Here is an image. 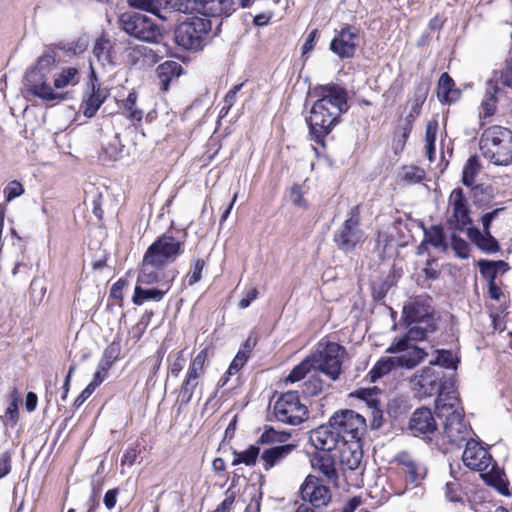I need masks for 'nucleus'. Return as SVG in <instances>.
Instances as JSON below:
<instances>
[{
    "label": "nucleus",
    "mask_w": 512,
    "mask_h": 512,
    "mask_svg": "<svg viewBox=\"0 0 512 512\" xmlns=\"http://www.w3.org/2000/svg\"><path fill=\"white\" fill-rule=\"evenodd\" d=\"M362 504L360 496H354L349 499L342 507L333 509L331 512H355V510Z\"/></svg>",
    "instance_id": "nucleus-61"
},
{
    "label": "nucleus",
    "mask_w": 512,
    "mask_h": 512,
    "mask_svg": "<svg viewBox=\"0 0 512 512\" xmlns=\"http://www.w3.org/2000/svg\"><path fill=\"white\" fill-rule=\"evenodd\" d=\"M482 155L495 165L506 166L512 161V132L494 125L482 132L480 142Z\"/></svg>",
    "instance_id": "nucleus-6"
},
{
    "label": "nucleus",
    "mask_w": 512,
    "mask_h": 512,
    "mask_svg": "<svg viewBox=\"0 0 512 512\" xmlns=\"http://www.w3.org/2000/svg\"><path fill=\"white\" fill-rule=\"evenodd\" d=\"M458 363L459 358L452 351L443 349L437 351V357L435 361L430 363V365L432 367H441L444 371L445 369L449 370L446 373L452 374V377L454 378Z\"/></svg>",
    "instance_id": "nucleus-38"
},
{
    "label": "nucleus",
    "mask_w": 512,
    "mask_h": 512,
    "mask_svg": "<svg viewBox=\"0 0 512 512\" xmlns=\"http://www.w3.org/2000/svg\"><path fill=\"white\" fill-rule=\"evenodd\" d=\"M451 248L457 257L461 259L469 257L470 247L468 242L455 234L451 236Z\"/></svg>",
    "instance_id": "nucleus-53"
},
{
    "label": "nucleus",
    "mask_w": 512,
    "mask_h": 512,
    "mask_svg": "<svg viewBox=\"0 0 512 512\" xmlns=\"http://www.w3.org/2000/svg\"><path fill=\"white\" fill-rule=\"evenodd\" d=\"M356 397L364 400L367 405L372 409L373 414V426L379 427L380 423L376 424L377 418H381L382 410L380 409V401L377 399V393L375 389H359L355 393Z\"/></svg>",
    "instance_id": "nucleus-39"
},
{
    "label": "nucleus",
    "mask_w": 512,
    "mask_h": 512,
    "mask_svg": "<svg viewBox=\"0 0 512 512\" xmlns=\"http://www.w3.org/2000/svg\"><path fill=\"white\" fill-rule=\"evenodd\" d=\"M467 236L477 248L487 254L496 253L500 249L498 241L491 235L490 230L481 232L477 227H469Z\"/></svg>",
    "instance_id": "nucleus-27"
},
{
    "label": "nucleus",
    "mask_w": 512,
    "mask_h": 512,
    "mask_svg": "<svg viewBox=\"0 0 512 512\" xmlns=\"http://www.w3.org/2000/svg\"><path fill=\"white\" fill-rule=\"evenodd\" d=\"M499 87L492 80L487 82L485 97L481 103L480 118H487L494 115L497 106V93Z\"/></svg>",
    "instance_id": "nucleus-36"
},
{
    "label": "nucleus",
    "mask_w": 512,
    "mask_h": 512,
    "mask_svg": "<svg viewBox=\"0 0 512 512\" xmlns=\"http://www.w3.org/2000/svg\"><path fill=\"white\" fill-rule=\"evenodd\" d=\"M409 430L415 437L430 440L437 431V423L431 409L421 407L416 409L409 420Z\"/></svg>",
    "instance_id": "nucleus-21"
},
{
    "label": "nucleus",
    "mask_w": 512,
    "mask_h": 512,
    "mask_svg": "<svg viewBox=\"0 0 512 512\" xmlns=\"http://www.w3.org/2000/svg\"><path fill=\"white\" fill-rule=\"evenodd\" d=\"M500 81L503 85L512 88V58L507 61L505 69L501 72Z\"/></svg>",
    "instance_id": "nucleus-64"
},
{
    "label": "nucleus",
    "mask_w": 512,
    "mask_h": 512,
    "mask_svg": "<svg viewBox=\"0 0 512 512\" xmlns=\"http://www.w3.org/2000/svg\"><path fill=\"white\" fill-rule=\"evenodd\" d=\"M394 463L398 466L406 485L418 487L426 477V467L406 451L397 453L394 456Z\"/></svg>",
    "instance_id": "nucleus-19"
},
{
    "label": "nucleus",
    "mask_w": 512,
    "mask_h": 512,
    "mask_svg": "<svg viewBox=\"0 0 512 512\" xmlns=\"http://www.w3.org/2000/svg\"><path fill=\"white\" fill-rule=\"evenodd\" d=\"M259 453L260 448L257 445H251L248 449L242 452L234 451V459L232 461V465L236 466L243 463L247 466H253L257 461Z\"/></svg>",
    "instance_id": "nucleus-44"
},
{
    "label": "nucleus",
    "mask_w": 512,
    "mask_h": 512,
    "mask_svg": "<svg viewBox=\"0 0 512 512\" xmlns=\"http://www.w3.org/2000/svg\"><path fill=\"white\" fill-rule=\"evenodd\" d=\"M481 163L477 156H471L466 161L462 171V183L466 187H471L473 192V199L476 205L480 204L478 195L484 192L482 185H474L475 178L480 173Z\"/></svg>",
    "instance_id": "nucleus-25"
},
{
    "label": "nucleus",
    "mask_w": 512,
    "mask_h": 512,
    "mask_svg": "<svg viewBox=\"0 0 512 512\" xmlns=\"http://www.w3.org/2000/svg\"><path fill=\"white\" fill-rule=\"evenodd\" d=\"M127 58L132 65H139L141 67L157 62V54L145 45H136L128 48Z\"/></svg>",
    "instance_id": "nucleus-31"
},
{
    "label": "nucleus",
    "mask_w": 512,
    "mask_h": 512,
    "mask_svg": "<svg viewBox=\"0 0 512 512\" xmlns=\"http://www.w3.org/2000/svg\"><path fill=\"white\" fill-rule=\"evenodd\" d=\"M411 383L419 397H430L437 394L435 402L441 397L448 399L449 396L458 395L454 390L452 374H447L441 367L429 365L423 368L412 378Z\"/></svg>",
    "instance_id": "nucleus-5"
},
{
    "label": "nucleus",
    "mask_w": 512,
    "mask_h": 512,
    "mask_svg": "<svg viewBox=\"0 0 512 512\" xmlns=\"http://www.w3.org/2000/svg\"><path fill=\"white\" fill-rule=\"evenodd\" d=\"M212 30V21L193 16L179 23L174 30L175 43L192 51L202 50Z\"/></svg>",
    "instance_id": "nucleus-8"
},
{
    "label": "nucleus",
    "mask_w": 512,
    "mask_h": 512,
    "mask_svg": "<svg viewBox=\"0 0 512 512\" xmlns=\"http://www.w3.org/2000/svg\"><path fill=\"white\" fill-rule=\"evenodd\" d=\"M449 207L452 211L451 216L447 220L450 228L458 231L468 229V226L472 223L470 207L461 188H456L451 192Z\"/></svg>",
    "instance_id": "nucleus-17"
},
{
    "label": "nucleus",
    "mask_w": 512,
    "mask_h": 512,
    "mask_svg": "<svg viewBox=\"0 0 512 512\" xmlns=\"http://www.w3.org/2000/svg\"><path fill=\"white\" fill-rule=\"evenodd\" d=\"M311 95L316 100L306 117V123L314 141L324 147L325 138L349 109L348 94L344 87L329 83L315 87Z\"/></svg>",
    "instance_id": "nucleus-2"
},
{
    "label": "nucleus",
    "mask_w": 512,
    "mask_h": 512,
    "mask_svg": "<svg viewBox=\"0 0 512 512\" xmlns=\"http://www.w3.org/2000/svg\"><path fill=\"white\" fill-rule=\"evenodd\" d=\"M438 129L437 121H430L426 126L425 141L426 144H435Z\"/></svg>",
    "instance_id": "nucleus-63"
},
{
    "label": "nucleus",
    "mask_w": 512,
    "mask_h": 512,
    "mask_svg": "<svg viewBox=\"0 0 512 512\" xmlns=\"http://www.w3.org/2000/svg\"><path fill=\"white\" fill-rule=\"evenodd\" d=\"M479 270L481 275L488 281H496L497 277V266H505L507 267V263L499 260V261H490V260H480L478 262Z\"/></svg>",
    "instance_id": "nucleus-45"
},
{
    "label": "nucleus",
    "mask_w": 512,
    "mask_h": 512,
    "mask_svg": "<svg viewBox=\"0 0 512 512\" xmlns=\"http://www.w3.org/2000/svg\"><path fill=\"white\" fill-rule=\"evenodd\" d=\"M273 413L277 421L287 425H299L308 417V409L300 401L299 391H287L276 400Z\"/></svg>",
    "instance_id": "nucleus-12"
},
{
    "label": "nucleus",
    "mask_w": 512,
    "mask_h": 512,
    "mask_svg": "<svg viewBox=\"0 0 512 512\" xmlns=\"http://www.w3.org/2000/svg\"><path fill=\"white\" fill-rule=\"evenodd\" d=\"M107 97V92L100 88V86L96 87L95 84H92L91 91L84 95L81 109L84 116L91 118L95 116L100 106L104 103Z\"/></svg>",
    "instance_id": "nucleus-28"
},
{
    "label": "nucleus",
    "mask_w": 512,
    "mask_h": 512,
    "mask_svg": "<svg viewBox=\"0 0 512 512\" xmlns=\"http://www.w3.org/2000/svg\"><path fill=\"white\" fill-rule=\"evenodd\" d=\"M294 448L295 446L292 444H285L265 449L260 456L263 461L264 470L269 471L275 465L279 464L289 454H291Z\"/></svg>",
    "instance_id": "nucleus-29"
},
{
    "label": "nucleus",
    "mask_w": 512,
    "mask_h": 512,
    "mask_svg": "<svg viewBox=\"0 0 512 512\" xmlns=\"http://www.w3.org/2000/svg\"><path fill=\"white\" fill-rule=\"evenodd\" d=\"M311 465L326 478L328 483L338 486L339 474L334 454L330 452L316 453L311 459Z\"/></svg>",
    "instance_id": "nucleus-24"
},
{
    "label": "nucleus",
    "mask_w": 512,
    "mask_h": 512,
    "mask_svg": "<svg viewBox=\"0 0 512 512\" xmlns=\"http://www.w3.org/2000/svg\"><path fill=\"white\" fill-rule=\"evenodd\" d=\"M445 497L450 502H462L463 496L460 483L457 481H448L445 485Z\"/></svg>",
    "instance_id": "nucleus-55"
},
{
    "label": "nucleus",
    "mask_w": 512,
    "mask_h": 512,
    "mask_svg": "<svg viewBox=\"0 0 512 512\" xmlns=\"http://www.w3.org/2000/svg\"><path fill=\"white\" fill-rule=\"evenodd\" d=\"M280 441V434L272 427H268L259 437L258 443L271 444Z\"/></svg>",
    "instance_id": "nucleus-60"
},
{
    "label": "nucleus",
    "mask_w": 512,
    "mask_h": 512,
    "mask_svg": "<svg viewBox=\"0 0 512 512\" xmlns=\"http://www.w3.org/2000/svg\"><path fill=\"white\" fill-rule=\"evenodd\" d=\"M168 369H169V372L177 377L180 372L182 371L184 365H185V357H184V351L183 350H180L178 352H176L175 354H170L168 356Z\"/></svg>",
    "instance_id": "nucleus-51"
},
{
    "label": "nucleus",
    "mask_w": 512,
    "mask_h": 512,
    "mask_svg": "<svg viewBox=\"0 0 512 512\" xmlns=\"http://www.w3.org/2000/svg\"><path fill=\"white\" fill-rule=\"evenodd\" d=\"M400 353L402 354L399 356L384 357L378 360L369 371L370 380L375 382L396 368L412 369L427 357V352L418 346H407V349Z\"/></svg>",
    "instance_id": "nucleus-10"
},
{
    "label": "nucleus",
    "mask_w": 512,
    "mask_h": 512,
    "mask_svg": "<svg viewBox=\"0 0 512 512\" xmlns=\"http://www.w3.org/2000/svg\"><path fill=\"white\" fill-rule=\"evenodd\" d=\"M184 242L172 235L163 234L158 237L146 250L149 261L163 267L174 262L184 251Z\"/></svg>",
    "instance_id": "nucleus-15"
},
{
    "label": "nucleus",
    "mask_w": 512,
    "mask_h": 512,
    "mask_svg": "<svg viewBox=\"0 0 512 512\" xmlns=\"http://www.w3.org/2000/svg\"><path fill=\"white\" fill-rule=\"evenodd\" d=\"M309 442L316 449L322 452H331L336 449L338 444L341 442L339 434L335 430L333 423L329 419V423L321 425L309 433Z\"/></svg>",
    "instance_id": "nucleus-22"
},
{
    "label": "nucleus",
    "mask_w": 512,
    "mask_h": 512,
    "mask_svg": "<svg viewBox=\"0 0 512 512\" xmlns=\"http://www.w3.org/2000/svg\"><path fill=\"white\" fill-rule=\"evenodd\" d=\"M345 348L336 342L320 341L308 357L314 370L336 381L342 373V357Z\"/></svg>",
    "instance_id": "nucleus-9"
},
{
    "label": "nucleus",
    "mask_w": 512,
    "mask_h": 512,
    "mask_svg": "<svg viewBox=\"0 0 512 512\" xmlns=\"http://www.w3.org/2000/svg\"><path fill=\"white\" fill-rule=\"evenodd\" d=\"M121 354V344L120 341L113 340L103 351L102 356L105 357L108 361L115 363Z\"/></svg>",
    "instance_id": "nucleus-57"
},
{
    "label": "nucleus",
    "mask_w": 512,
    "mask_h": 512,
    "mask_svg": "<svg viewBox=\"0 0 512 512\" xmlns=\"http://www.w3.org/2000/svg\"><path fill=\"white\" fill-rule=\"evenodd\" d=\"M128 4L132 8L152 13L162 20L167 19L162 10L168 8V0H128Z\"/></svg>",
    "instance_id": "nucleus-33"
},
{
    "label": "nucleus",
    "mask_w": 512,
    "mask_h": 512,
    "mask_svg": "<svg viewBox=\"0 0 512 512\" xmlns=\"http://www.w3.org/2000/svg\"><path fill=\"white\" fill-rule=\"evenodd\" d=\"M3 192L5 200L10 202L24 193V187L20 182L14 180L7 184Z\"/></svg>",
    "instance_id": "nucleus-56"
},
{
    "label": "nucleus",
    "mask_w": 512,
    "mask_h": 512,
    "mask_svg": "<svg viewBox=\"0 0 512 512\" xmlns=\"http://www.w3.org/2000/svg\"><path fill=\"white\" fill-rule=\"evenodd\" d=\"M330 420L342 443L360 442L366 432L365 418L353 410L337 411Z\"/></svg>",
    "instance_id": "nucleus-13"
},
{
    "label": "nucleus",
    "mask_w": 512,
    "mask_h": 512,
    "mask_svg": "<svg viewBox=\"0 0 512 512\" xmlns=\"http://www.w3.org/2000/svg\"><path fill=\"white\" fill-rule=\"evenodd\" d=\"M170 290L169 283H163L162 288H147L144 285L136 284L132 296L134 305L140 306L147 301H161L167 292Z\"/></svg>",
    "instance_id": "nucleus-26"
},
{
    "label": "nucleus",
    "mask_w": 512,
    "mask_h": 512,
    "mask_svg": "<svg viewBox=\"0 0 512 512\" xmlns=\"http://www.w3.org/2000/svg\"><path fill=\"white\" fill-rule=\"evenodd\" d=\"M313 369L312 364L309 360V357H306L303 361H301L297 366H295L289 375L286 377V382L294 383L302 380L306 374Z\"/></svg>",
    "instance_id": "nucleus-46"
},
{
    "label": "nucleus",
    "mask_w": 512,
    "mask_h": 512,
    "mask_svg": "<svg viewBox=\"0 0 512 512\" xmlns=\"http://www.w3.org/2000/svg\"><path fill=\"white\" fill-rule=\"evenodd\" d=\"M124 145L121 143L119 135L115 134L111 139L102 144L100 159L103 162L116 161L122 157Z\"/></svg>",
    "instance_id": "nucleus-37"
},
{
    "label": "nucleus",
    "mask_w": 512,
    "mask_h": 512,
    "mask_svg": "<svg viewBox=\"0 0 512 512\" xmlns=\"http://www.w3.org/2000/svg\"><path fill=\"white\" fill-rule=\"evenodd\" d=\"M158 78L161 83V90L169 89L170 81L182 73V66L176 61H165L157 68Z\"/></svg>",
    "instance_id": "nucleus-35"
},
{
    "label": "nucleus",
    "mask_w": 512,
    "mask_h": 512,
    "mask_svg": "<svg viewBox=\"0 0 512 512\" xmlns=\"http://www.w3.org/2000/svg\"><path fill=\"white\" fill-rule=\"evenodd\" d=\"M199 384V379L195 376H191L189 374H186V377L179 389V393L177 396V401L180 402L182 405H187L194 394V391L196 387Z\"/></svg>",
    "instance_id": "nucleus-42"
},
{
    "label": "nucleus",
    "mask_w": 512,
    "mask_h": 512,
    "mask_svg": "<svg viewBox=\"0 0 512 512\" xmlns=\"http://www.w3.org/2000/svg\"><path fill=\"white\" fill-rule=\"evenodd\" d=\"M462 461L467 468L480 472L481 478L488 485L499 487L503 482V473L493 461L488 450L472 438L466 441Z\"/></svg>",
    "instance_id": "nucleus-7"
},
{
    "label": "nucleus",
    "mask_w": 512,
    "mask_h": 512,
    "mask_svg": "<svg viewBox=\"0 0 512 512\" xmlns=\"http://www.w3.org/2000/svg\"><path fill=\"white\" fill-rule=\"evenodd\" d=\"M364 240V231L360 227L359 206H353L345 221L334 231L333 241L337 248L345 253L352 252Z\"/></svg>",
    "instance_id": "nucleus-11"
},
{
    "label": "nucleus",
    "mask_w": 512,
    "mask_h": 512,
    "mask_svg": "<svg viewBox=\"0 0 512 512\" xmlns=\"http://www.w3.org/2000/svg\"><path fill=\"white\" fill-rule=\"evenodd\" d=\"M362 450L359 442L342 443L338 449V460L343 475L352 485L359 486L361 479L359 476L363 473L361 466Z\"/></svg>",
    "instance_id": "nucleus-16"
},
{
    "label": "nucleus",
    "mask_w": 512,
    "mask_h": 512,
    "mask_svg": "<svg viewBox=\"0 0 512 512\" xmlns=\"http://www.w3.org/2000/svg\"><path fill=\"white\" fill-rule=\"evenodd\" d=\"M426 93H427L426 88H423V89L419 88L417 90V93H416L417 99H416L415 103L413 104L409 115L406 118L413 120L414 116H417L420 113V109L425 100Z\"/></svg>",
    "instance_id": "nucleus-58"
},
{
    "label": "nucleus",
    "mask_w": 512,
    "mask_h": 512,
    "mask_svg": "<svg viewBox=\"0 0 512 512\" xmlns=\"http://www.w3.org/2000/svg\"><path fill=\"white\" fill-rule=\"evenodd\" d=\"M425 242L432 245L435 248L447 249V243L445 241L444 230L439 225H432L429 229H424Z\"/></svg>",
    "instance_id": "nucleus-41"
},
{
    "label": "nucleus",
    "mask_w": 512,
    "mask_h": 512,
    "mask_svg": "<svg viewBox=\"0 0 512 512\" xmlns=\"http://www.w3.org/2000/svg\"><path fill=\"white\" fill-rule=\"evenodd\" d=\"M439 418L444 419V437L452 445L459 446L470 439L471 429L464 420V410L458 395L441 397L435 404Z\"/></svg>",
    "instance_id": "nucleus-4"
},
{
    "label": "nucleus",
    "mask_w": 512,
    "mask_h": 512,
    "mask_svg": "<svg viewBox=\"0 0 512 512\" xmlns=\"http://www.w3.org/2000/svg\"><path fill=\"white\" fill-rule=\"evenodd\" d=\"M322 390V380L317 376L310 377L301 386V393L304 397L318 395Z\"/></svg>",
    "instance_id": "nucleus-50"
},
{
    "label": "nucleus",
    "mask_w": 512,
    "mask_h": 512,
    "mask_svg": "<svg viewBox=\"0 0 512 512\" xmlns=\"http://www.w3.org/2000/svg\"><path fill=\"white\" fill-rule=\"evenodd\" d=\"M162 269V265L149 261L148 256L144 254L136 284L152 285L158 283L161 279L160 271Z\"/></svg>",
    "instance_id": "nucleus-32"
},
{
    "label": "nucleus",
    "mask_w": 512,
    "mask_h": 512,
    "mask_svg": "<svg viewBox=\"0 0 512 512\" xmlns=\"http://www.w3.org/2000/svg\"><path fill=\"white\" fill-rule=\"evenodd\" d=\"M205 262L203 259H196L191 263L190 269L186 274L184 281L187 282L189 286H192L199 282L202 277V271L204 269Z\"/></svg>",
    "instance_id": "nucleus-48"
},
{
    "label": "nucleus",
    "mask_w": 512,
    "mask_h": 512,
    "mask_svg": "<svg viewBox=\"0 0 512 512\" xmlns=\"http://www.w3.org/2000/svg\"><path fill=\"white\" fill-rule=\"evenodd\" d=\"M243 85L244 83L236 84L226 93L223 106L220 110V117L226 116L234 106L237 100V94L242 89Z\"/></svg>",
    "instance_id": "nucleus-52"
},
{
    "label": "nucleus",
    "mask_w": 512,
    "mask_h": 512,
    "mask_svg": "<svg viewBox=\"0 0 512 512\" xmlns=\"http://www.w3.org/2000/svg\"><path fill=\"white\" fill-rule=\"evenodd\" d=\"M235 10L234 0H198L197 13L206 17H229Z\"/></svg>",
    "instance_id": "nucleus-23"
},
{
    "label": "nucleus",
    "mask_w": 512,
    "mask_h": 512,
    "mask_svg": "<svg viewBox=\"0 0 512 512\" xmlns=\"http://www.w3.org/2000/svg\"><path fill=\"white\" fill-rule=\"evenodd\" d=\"M207 355V349H202L192 360L188 368L187 374L195 376L196 378L199 379L204 372V365L207 359Z\"/></svg>",
    "instance_id": "nucleus-47"
},
{
    "label": "nucleus",
    "mask_w": 512,
    "mask_h": 512,
    "mask_svg": "<svg viewBox=\"0 0 512 512\" xmlns=\"http://www.w3.org/2000/svg\"><path fill=\"white\" fill-rule=\"evenodd\" d=\"M93 56L103 66L106 64L111 66L114 65L112 58V44L110 40L104 37L97 39L93 47Z\"/></svg>",
    "instance_id": "nucleus-40"
},
{
    "label": "nucleus",
    "mask_w": 512,
    "mask_h": 512,
    "mask_svg": "<svg viewBox=\"0 0 512 512\" xmlns=\"http://www.w3.org/2000/svg\"><path fill=\"white\" fill-rule=\"evenodd\" d=\"M290 201L298 207L307 209L308 204L302 195L301 188L299 186H293L290 191Z\"/></svg>",
    "instance_id": "nucleus-59"
},
{
    "label": "nucleus",
    "mask_w": 512,
    "mask_h": 512,
    "mask_svg": "<svg viewBox=\"0 0 512 512\" xmlns=\"http://www.w3.org/2000/svg\"><path fill=\"white\" fill-rule=\"evenodd\" d=\"M138 95L130 91L127 97L118 102L122 114L131 121L140 122L143 119L144 111L137 106Z\"/></svg>",
    "instance_id": "nucleus-34"
},
{
    "label": "nucleus",
    "mask_w": 512,
    "mask_h": 512,
    "mask_svg": "<svg viewBox=\"0 0 512 512\" xmlns=\"http://www.w3.org/2000/svg\"><path fill=\"white\" fill-rule=\"evenodd\" d=\"M64 47L59 45L45 46L36 63L25 73L24 85L29 93L44 101H62L66 95L54 91L50 84L53 78L55 89L75 86L80 81V74L75 67H65L58 72L59 55L57 50Z\"/></svg>",
    "instance_id": "nucleus-1"
},
{
    "label": "nucleus",
    "mask_w": 512,
    "mask_h": 512,
    "mask_svg": "<svg viewBox=\"0 0 512 512\" xmlns=\"http://www.w3.org/2000/svg\"><path fill=\"white\" fill-rule=\"evenodd\" d=\"M432 299L427 296H417L408 301L402 310V324L406 333L395 339L386 349L387 353L396 354L413 346L412 342L422 341L436 330V318Z\"/></svg>",
    "instance_id": "nucleus-3"
},
{
    "label": "nucleus",
    "mask_w": 512,
    "mask_h": 512,
    "mask_svg": "<svg viewBox=\"0 0 512 512\" xmlns=\"http://www.w3.org/2000/svg\"><path fill=\"white\" fill-rule=\"evenodd\" d=\"M11 471V453L5 451L0 454V479Z\"/></svg>",
    "instance_id": "nucleus-62"
},
{
    "label": "nucleus",
    "mask_w": 512,
    "mask_h": 512,
    "mask_svg": "<svg viewBox=\"0 0 512 512\" xmlns=\"http://www.w3.org/2000/svg\"><path fill=\"white\" fill-rule=\"evenodd\" d=\"M461 92L455 88V82L448 73H442L437 86V97L440 102L450 104L460 98Z\"/></svg>",
    "instance_id": "nucleus-30"
},
{
    "label": "nucleus",
    "mask_w": 512,
    "mask_h": 512,
    "mask_svg": "<svg viewBox=\"0 0 512 512\" xmlns=\"http://www.w3.org/2000/svg\"><path fill=\"white\" fill-rule=\"evenodd\" d=\"M359 31L356 27L347 25L343 27L332 39L330 50L339 58H352L359 45Z\"/></svg>",
    "instance_id": "nucleus-20"
},
{
    "label": "nucleus",
    "mask_w": 512,
    "mask_h": 512,
    "mask_svg": "<svg viewBox=\"0 0 512 512\" xmlns=\"http://www.w3.org/2000/svg\"><path fill=\"white\" fill-rule=\"evenodd\" d=\"M168 2L167 9L181 13H197L198 0H168Z\"/></svg>",
    "instance_id": "nucleus-49"
},
{
    "label": "nucleus",
    "mask_w": 512,
    "mask_h": 512,
    "mask_svg": "<svg viewBox=\"0 0 512 512\" xmlns=\"http://www.w3.org/2000/svg\"><path fill=\"white\" fill-rule=\"evenodd\" d=\"M300 494L303 501L310 503L314 508L326 507L332 498L330 488L323 483V480L308 475L300 487Z\"/></svg>",
    "instance_id": "nucleus-18"
},
{
    "label": "nucleus",
    "mask_w": 512,
    "mask_h": 512,
    "mask_svg": "<svg viewBox=\"0 0 512 512\" xmlns=\"http://www.w3.org/2000/svg\"><path fill=\"white\" fill-rule=\"evenodd\" d=\"M18 402H19V394L17 389H14L10 393V403L5 411L3 416H0V420L3 422L5 426H14L18 420Z\"/></svg>",
    "instance_id": "nucleus-43"
},
{
    "label": "nucleus",
    "mask_w": 512,
    "mask_h": 512,
    "mask_svg": "<svg viewBox=\"0 0 512 512\" xmlns=\"http://www.w3.org/2000/svg\"><path fill=\"white\" fill-rule=\"evenodd\" d=\"M120 22L126 33L139 40L155 42L160 36V28L145 14L126 12L121 15Z\"/></svg>",
    "instance_id": "nucleus-14"
},
{
    "label": "nucleus",
    "mask_w": 512,
    "mask_h": 512,
    "mask_svg": "<svg viewBox=\"0 0 512 512\" xmlns=\"http://www.w3.org/2000/svg\"><path fill=\"white\" fill-rule=\"evenodd\" d=\"M425 171L417 166H406L403 168L402 179L411 183H420L425 179Z\"/></svg>",
    "instance_id": "nucleus-54"
}]
</instances>
